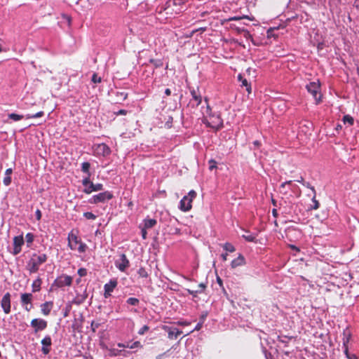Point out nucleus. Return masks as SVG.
Listing matches in <instances>:
<instances>
[{
  "instance_id": "f257e3e1",
  "label": "nucleus",
  "mask_w": 359,
  "mask_h": 359,
  "mask_svg": "<svg viewBox=\"0 0 359 359\" xmlns=\"http://www.w3.org/2000/svg\"><path fill=\"white\" fill-rule=\"evenodd\" d=\"M47 260V256L45 254H34L27 264V269L34 273L38 271L39 266Z\"/></svg>"
},
{
  "instance_id": "f03ea898",
  "label": "nucleus",
  "mask_w": 359,
  "mask_h": 359,
  "mask_svg": "<svg viewBox=\"0 0 359 359\" xmlns=\"http://www.w3.org/2000/svg\"><path fill=\"white\" fill-rule=\"evenodd\" d=\"M203 114H206L209 116V120L204 121V123L207 126L217 130L223 127V120L221 118L219 114H212V111L209 105H207L205 112Z\"/></svg>"
},
{
  "instance_id": "7ed1b4c3",
  "label": "nucleus",
  "mask_w": 359,
  "mask_h": 359,
  "mask_svg": "<svg viewBox=\"0 0 359 359\" xmlns=\"http://www.w3.org/2000/svg\"><path fill=\"white\" fill-rule=\"evenodd\" d=\"M68 245L71 250H78L81 253L84 252L86 250L87 245L86 243H82L81 239L72 231L68 234Z\"/></svg>"
},
{
  "instance_id": "20e7f679",
  "label": "nucleus",
  "mask_w": 359,
  "mask_h": 359,
  "mask_svg": "<svg viewBox=\"0 0 359 359\" xmlns=\"http://www.w3.org/2000/svg\"><path fill=\"white\" fill-rule=\"evenodd\" d=\"M196 196V193L194 190H191L187 196H184L180 202V209L182 211L187 212L191 209V203Z\"/></svg>"
},
{
  "instance_id": "39448f33",
  "label": "nucleus",
  "mask_w": 359,
  "mask_h": 359,
  "mask_svg": "<svg viewBox=\"0 0 359 359\" xmlns=\"http://www.w3.org/2000/svg\"><path fill=\"white\" fill-rule=\"evenodd\" d=\"M113 197V194L111 191H107L93 196L88 200V202L91 204L104 203L106 201L111 200Z\"/></svg>"
},
{
  "instance_id": "423d86ee",
  "label": "nucleus",
  "mask_w": 359,
  "mask_h": 359,
  "mask_svg": "<svg viewBox=\"0 0 359 359\" xmlns=\"http://www.w3.org/2000/svg\"><path fill=\"white\" fill-rule=\"evenodd\" d=\"M32 300L33 295L32 293H22L20 294L21 305L27 311H29L33 309Z\"/></svg>"
},
{
  "instance_id": "0eeeda50",
  "label": "nucleus",
  "mask_w": 359,
  "mask_h": 359,
  "mask_svg": "<svg viewBox=\"0 0 359 359\" xmlns=\"http://www.w3.org/2000/svg\"><path fill=\"white\" fill-rule=\"evenodd\" d=\"M307 90L313 96L314 99L318 102L320 100V94L319 92L320 84L318 82H311L306 85Z\"/></svg>"
},
{
  "instance_id": "6e6552de",
  "label": "nucleus",
  "mask_w": 359,
  "mask_h": 359,
  "mask_svg": "<svg viewBox=\"0 0 359 359\" xmlns=\"http://www.w3.org/2000/svg\"><path fill=\"white\" fill-rule=\"evenodd\" d=\"M47 325V321L42 318H34L31 321V326L34 328L35 333L45 330Z\"/></svg>"
},
{
  "instance_id": "1a4fd4ad",
  "label": "nucleus",
  "mask_w": 359,
  "mask_h": 359,
  "mask_svg": "<svg viewBox=\"0 0 359 359\" xmlns=\"http://www.w3.org/2000/svg\"><path fill=\"white\" fill-rule=\"evenodd\" d=\"M116 266L122 272H124L130 265L129 260L125 254H121L120 258L115 262Z\"/></svg>"
},
{
  "instance_id": "9d476101",
  "label": "nucleus",
  "mask_w": 359,
  "mask_h": 359,
  "mask_svg": "<svg viewBox=\"0 0 359 359\" xmlns=\"http://www.w3.org/2000/svg\"><path fill=\"white\" fill-rule=\"evenodd\" d=\"M93 149L95 153L98 156H106L111 153L110 148L104 143L95 144Z\"/></svg>"
},
{
  "instance_id": "9b49d317",
  "label": "nucleus",
  "mask_w": 359,
  "mask_h": 359,
  "mask_svg": "<svg viewBox=\"0 0 359 359\" xmlns=\"http://www.w3.org/2000/svg\"><path fill=\"white\" fill-rule=\"evenodd\" d=\"M1 306L6 314L11 312V294L6 292L2 297L1 301Z\"/></svg>"
},
{
  "instance_id": "f8f14e48",
  "label": "nucleus",
  "mask_w": 359,
  "mask_h": 359,
  "mask_svg": "<svg viewBox=\"0 0 359 359\" xmlns=\"http://www.w3.org/2000/svg\"><path fill=\"white\" fill-rule=\"evenodd\" d=\"M72 283V278L67 275H64L55 280V284L58 287L64 286H70Z\"/></svg>"
},
{
  "instance_id": "ddd939ff",
  "label": "nucleus",
  "mask_w": 359,
  "mask_h": 359,
  "mask_svg": "<svg viewBox=\"0 0 359 359\" xmlns=\"http://www.w3.org/2000/svg\"><path fill=\"white\" fill-rule=\"evenodd\" d=\"M162 328L163 330L168 332V337L170 339H177L182 332L177 328L171 327L167 325H163Z\"/></svg>"
},
{
  "instance_id": "4468645a",
  "label": "nucleus",
  "mask_w": 359,
  "mask_h": 359,
  "mask_svg": "<svg viewBox=\"0 0 359 359\" xmlns=\"http://www.w3.org/2000/svg\"><path fill=\"white\" fill-rule=\"evenodd\" d=\"M42 344L41 352L44 355H47L50 351V346L52 344V339L49 335H46L41 341Z\"/></svg>"
},
{
  "instance_id": "2eb2a0df",
  "label": "nucleus",
  "mask_w": 359,
  "mask_h": 359,
  "mask_svg": "<svg viewBox=\"0 0 359 359\" xmlns=\"http://www.w3.org/2000/svg\"><path fill=\"white\" fill-rule=\"evenodd\" d=\"M24 244L22 236H15L13 238V255H16L21 252V248Z\"/></svg>"
},
{
  "instance_id": "dca6fc26",
  "label": "nucleus",
  "mask_w": 359,
  "mask_h": 359,
  "mask_svg": "<svg viewBox=\"0 0 359 359\" xmlns=\"http://www.w3.org/2000/svg\"><path fill=\"white\" fill-rule=\"evenodd\" d=\"M103 189V185L100 183L98 184H93V182L90 183V186L88 187H86L83 190L84 193L87 194H91L93 191H98Z\"/></svg>"
},
{
  "instance_id": "f3484780",
  "label": "nucleus",
  "mask_w": 359,
  "mask_h": 359,
  "mask_svg": "<svg viewBox=\"0 0 359 359\" xmlns=\"http://www.w3.org/2000/svg\"><path fill=\"white\" fill-rule=\"evenodd\" d=\"M350 339H351V333L347 330H344L343 332V337H342L344 354H347V353H348V344L350 341Z\"/></svg>"
},
{
  "instance_id": "a211bd4d",
  "label": "nucleus",
  "mask_w": 359,
  "mask_h": 359,
  "mask_svg": "<svg viewBox=\"0 0 359 359\" xmlns=\"http://www.w3.org/2000/svg\"><path fill=\"white\" fill-rule=\"evenodd\" d=\"M88 297V294L86 290L82 292V293H77L76 297H74L73 302L76 305H80L85 302L86 298Z\"/></svg>"
},
{
  "instance_id": "6ab92c4d",
  "label": "nucleus",
  "mask_w": 359,
  "mask_h": 359,
  "mask_svg": "<svg viewBox=\"0 0 359 359\" xmlns=\"http://www.w3.org/2000/svg\"><path fill=\"white\" fill-rule=\"evenodd\" d=\"M245 264V257L242 255H239L238 257L234 259L231 263V266L232 269H235L238 266H241Z\"/></svg>"
},
{
  "instance_id": "aec40b11",
  "label": "nucleus",
  "mask_w": 359,
  "mask_h": 359,
  "mask_svg": "<svg viewBox=\"0 0 359 359\" xmlns=\"http://www.w3.org/2000/svg\"><path fill=\"white\" fill-rule=\"evenodd\" d=\"M53 304L52 302H46L45 303L41 305V313L44 316H48L50 314V311L53 308Z\"/></svg>"
},
{
  "instance_id": "412c9836",
  "label": "nucleus",
  "mask_w": 359,
  "mask_h": 359,
  "mask_svg": "<svg viewBox=\"0 0 359 359\" xmlns=\"http://www.w3.org/2000/svg\"><path fill=\"white\" fill-rule=\"evenodd\" d=\"M117 284L118 282L116 279H111L109 283L104 285V290H107L112 292L115 287L117 286Z\"/></svg>"
},
{
  "instance_id": "4be33fe9",
  "label": "nucleus",
  "mask_w": 359,
  "mask_h": 359,
  "mask_svg": "<svg viewBox=\"0 0 359 359\" xmlns=\"http://www.w3.org/2000/svg\"><path fill=\"white\" fill-rule=\"evenodd\" d=\"M192 99L196 102V106H198L202 101L201 95L194 88L190 90Z\"/></svg>"
},
{
  "instance_id": "5701e85b",
  "label": "nucleus",
  "mask_w": 359,
  "mask_h": 359,
  "mask_svg": "<svg viewBox=\"0 0 359 359\" xmlns=\"http://www.w3.org/2000/svg\"><path fill=\"white\" fill-rule=\"evenodd\" d=\"M157 223V221L154 219H145L144 220V229H151L154 227Z\"/></svg>"
},
{
  "instance_id": "b1692460",
  "label": "nucleus",
  "mask_w": 359,
  "mask_h": 359,
  "mask_svg": "<svg viewBox=\"0 0 359 359\" xmlns=\"http://www.w3.org/2000/svg\"><path fill=\"white\" fill-rule=\"evenodd\" d=\"M41 280L40 278H37L32 283V292H36L40 290L41 289Z\"/></svg>"
},
{
  "instance_id": "393cba45",
  "label": "nucleus",
  "mask_w": 359,
  "mask_h": 359,
  "mask_svg": "<svg viewBox=\"0 0 359 359\" xmlns=\"http://www.w3.org/2000/svg\"><path fill=\"white\" fill-rule=\"evenodd\" d=\"M238 80L241 81L242 86L246 87V90L250 93L251 92L250 84L248 83L247 79H243L241 75H238Z\"/></svg>"
},
{
  "instance_id": "a878e982",
  "label": "nucleus",
  "mask_w": 359,
  "mask_h": 359,
  "mask_svg": "<svg viewBox=\"0 0 359 359\" xmlns=\"http://www.w3.org/2000/svg\"><path fill=\"white\" fill-rule=\"evenodd\" d=\"M90 164L88 163V162H83L82 164H81V171L83 172H85L86 173L88 176L90 175Z\"/></svg>"
},
{
  "instance_id": "bb28decb",
  "label": "nucleus",
  "mask_w": 359,
  "mask_h": 359,
  "mask_svg": "<svg viewBox=\"0 0 359 359\" xmlns=\"http://www.w3.org/2000/svg\"><path fill=\"white\" fill-rule=\"evenodd\" d=\"M311 190L313 194V196L312 198V202L313 203V206L312 209L317 210L319 208V202L316 199V190L314 187H311Z\"/></svg>"
},
{
  "instance_id": "cd10ccee",
  "label": "nucleus",
  "mask_w": 359,
  "mask_h": 359,
  "mask_svg": "<svg viewBox=\"0 0 359 359\" xmlns=\"http://www.w3.org/2000/svg\"><path fill=\"white\" fill-rule=\"evenodd\" d=\"M184 4V0H170L168 2V7L167 8L170 7L171 5L175 6H180L183 5Z\"/></svg>"
},
{
  "instance_id": "c85d7f7f",
  "label": "nucleus",
  "mask_w": 359,
  "mask_h": 359,
  "mask_svg": "<svg viewBox=\"0 0 359 359\" xmlns=\"http://www.w3.org/2000/svg\"><path fill=\"white\" fill-rule=\"evenodd\" d=\"M223 248L227 251V252H233L235 251V248L234 246L229 243H226L223 245Z\"/></svg>"
},
{
  "instance_id": "c756f323",
  "label": "nucleus",
  "mask_w": 359,
  "mask_h": 359,
  "mask_svg": "<svg viewBox=\"0 0 359 359\" xmlns=\"http://www.w3.org/2000/svg\"><path fill=\"white\" fill-rule=\"evenodd\" d=\"M9 118L13 120L14 121H18L23 118L22 115H19L15 113H11L8 114Z\"/></svg>"
},
{
  "instance_id": "7c9ffc66",
  "label": "nucleus",
  "mask_w": 359,
  "mask_h": 359,
  "mask_svg": "<svg viewBox=\"0 0 359 359\" xmlns=\"http://www.w3.org/2000/svg\"><path fill=\"white\" fill-rule=\"evenodd\" d=\"M126 302L127 304L132 306H137L140 303V301L135 297H130L127 299Z\"/></svg>"
},
{
  "instance_id": "2f4dec72",
  "label": "nucleus",
  "mask_w": 359,
  "mask_h": 359,
  "mask_svg": "<svg viewBox=\"0 0 359 359\" xmlns=\"http://www.w3.org/2000/svg\"><path fill=\"white\" fill-rule=\"evenodd\" d=\"M44 114V112L43 111H40L34 114H27L26 115V118H35L43 116Z\"/></svg>"
},
{
  "instance_id": "473e14b6",
  "label": "nucleus",
  "mask_w": 359,
  "mask_h": 359,
  "mask_svg": "<svg viewBox=\"0 0 359 359\" xmlns=\"http://www.w3.org/2000/svg\"><path fill=\"white\" fill-rule=\"evenodd\" d=\"M292 181H291V180L286 181V182L282 183L280 186V191L285 194H287V191L285 190V187H286V185L292 184Z\"/></svg>"
},
{
  "instance_id": "72a5a7b5",
  "label": "nucleus",
  "mask_w": 359,
  "mask_h": 359,
  "mask_svg": "<svg viewBox=\"0 0 359 359\" xmlns=\"http://www.w3.org/2000/svg\"><path fill=\"white\" fill-rule=\"evenodd\" d=\"M137 273L138 275L142 277V278H147L149 274L147 273V271H146V269L143 267H141L138 269L137 271Z\"/></svg>"
},
{
  "instance_id": "f704fd0d",
  "label": "nucleus",
  "mask_w": 359,
  "mask_h": 359,
  "mask_svg": "<svg viewBox=\"0 0 359 359\" xmlns=\"http://www.w3.org/2000/svg\"><path fill=\"white\" fill-rule=\"evenodd\" d=\"M343 121L344 123H348L349 125H353V117H351V116L349 115H345L344 117H343Z\"/></svg>"
},
{
  "instance_id": "c9c22d12",
  "label": "nucleus",
  "mask_w": 359,
  "mask_h": 359,
  "mask_svg": "<svg viewBox=\"0 0 359 359\" xmlns=\"http://www.w3.org/2000/svg\"><path fill=\"white\" fill-rule=\"evenodd\" d=\"M83 217L87 219L94 220L96 219V215L91 212H86L83 213Z\"/></svg>"
},
{
  "instance_id": "e433bc0d",
  "label": "nucleus",
  "mask_w": 359,
  "mask_h": 359,
  "mask_svg": "<svg viewBox=\"0 0 359 359\" xmlns=\"http://www.w3.org/2000/svg\"><path fill=\"white\" fill-rule=\"evenodd\" d=\"M242 237L248 242H255L256 237L252 234L243 235Z\"/></svg>"
},
{
  "instance_id": "4c0bfd02",
  "label": "nucleus",
  "mask_w": 359,
  "mask_h": 359,
  "mask_svg": "<svg viewBox=\"0 0 359 359\" xmlns=\"http://www.w3.org/2000/svg\"><path fill=\"white\" fill-rule=\"evenodd\" d=\"M292 339V337H288L287 336H278V340L279 342L283 344H287L290 340Z\"/></svg>"
},
{
  "instance_id": "58836bf2",
  "label": "nucleus",
  "mask_w": 359,
  "mask_h": 359,
  "mask_svg": "<svg viewBox=\"0 0 359 359\" xmlns=\"http://www.w3.org/2000/svg\"><path fill=\"white\" fill-rule=\"evenodd\" d=\"M26 242L27 243H32L34 241V235L31 233H28L25 236Z\"/></svg>"
},
{
  "instance_id": "ea45409f",
  "label": "nucleus",
  "mask_w": 359,
  "mask_h": 359,
  "mask_svg": "<svg viewBox=\"0 0 359 359\" xmlns=\"http://www.w3.org/2000/svg\"><path fill=\"white\" fill-rule=\"evenodd\" d=\"M91 81L95 83H100L102 79L101 77L98 76L97 74H93L92 76Z\"/></svg>"
},
{
  "instance_id": "a19ab883",
  "label": "nucleus",
  "mask_w": 359,
  "mask_h": 359,
  "mask_svg": "<svg viewBox=\"0 0 359 359\" xmlns=\"http://www.w3.org/2000/svg\"><path fill=\"white\" fill-rule=\"evenodd\" d=\"M208 164H209V170H212L213 169L217 168V162L213 159H210L208 161Z\"/></svg>"
},
{
  "instance_id": "79ce46f5",
  "label": "nucleus",
  "mask_w": 359,
  "mask_h": 359,
  "mask_svg": "<svg viewBox=\"0 0 359 359\" xmlns=\"http://www.w3.org/2000/svg\"><path fill=\"white\" fill-rule=\"evenodd\" d=\"M90 176L88 175L82 180V184L86 187L90 186Z\"/></svg>"
},
{
  "instance_id": "37998d69",
  "label": "nucleus",
  "mask_w": 359,
  "mask_h": 359,
  "mask_svg": "<svg viewBox=\"0 0 359 359\" xmlns=\"http://www.w3.org/2000/svg\"><path fill=\"white\" fill-rule=\"evenodd\" d=\"M80 277H83L87 275V270L85 268H80L77 271Z\"/></svg>"
},
{
  "instance_id": "c03bdc74",
  "label": "nucleus",
  "mask_w": 359,
  "mask_h": 359,
  "mask_svg": "<svg viewBox=\"0 0 359 359\" xmlns=\"http://www.w3.org/2000/svg\"><path fill=\"white\" fill-rule=\"evenodd\" d=\"M149 327L147 325H144L138 331V334L140 335L144 334L146 332L149 330Z\"/></svg>"
},
{
  "instance_id": "a18cd8bd",
  "label": "nucleus",
  "mask_w": 359,
  "mask_h": 359,
  "mask_svg": "<svg viewBox=\"0 0 359 359\" xmlns=\"http://www.w3.org/2000/svg\"><path fill=\"white\" fill-rule=\"evenodd\" d=\"M205 30H206V27H200L198 29H194V30H192V32L191 33V36H193L195 33H196L198 32H200L201 33H203Z\"/></svg>"
},
{
  "instance_id": "49530a36",
  "label": "nucleus",
  "mask_w": 359,
  "mask_h": 359,
  "mask_svg": "<svg viewBox=\"0 0 359 359\" xmlns=\"http://www.w3.org/2000/svg\"><path fill=\"white\" fill-rule=\"evenodd\" d=\"M4 184L6 185V186H8L10 185L11 182V176H5V177L4 178Z\"/></svg>"
},
{
  "instance_id": "de8ad7c7",
  "label": "nucleus",
  "mask_w": 359,
  "mask_h": 359,
  "mask_svg": "<svg viewBox=\"0 0 359 359\" xmlns=\"http://www.w3.org/2000/svg\"><path fill=\"white\" fill-rule=\"evenodd\" d=\"M150 62L153 63L156 67L162 65V62L161 60H151Z\"/></svg>"
},
{
  "instance_id": "09e8293b",
  "label": "nucleus",
  "mask_w": 359,
  "mask_h": 359,
  "mask_svg": "<svg viewBox=\"0 0 359 359\" xmlns=\"http://www.w3.org/2000/svg\"><path fill=\"white\" fill-rule=\"evenodd\" d=\"M203 321H199L197 325H196L195 328L194 329V330H192L191 332H194V331H198L201 329L202 326H203Z\"/></svg>"
},
{
  "instance_id": "8fccbe9b",
  "label": "nucleus",
  "mask_w": 359,
  "mask_h": 359,
  "mask_svg": "<svg viewBox=\"0 0 359 359\" xmlns=\"http://www.w3.org/2000/svg\"><path fill=\"white\" fill-rule=\"evenodd\" d=\"M141 344L140 341H135L134 343H133V344L131 346H129L130 348H137V347H141Z\"/></svg>"
},
{
  "instance_id": "3c124183",
  "label": "nucleus",
  "mask_w": 359,
  "mask_h": 359,
  "mask_svg": "<svg viewBox=\"0 0 359 359\" xmlns=\"http://www.w3.org/2000/svg\"><path fill=\"white\" fill-rule=\"evenodd\" d=\"M35 216L37 220H40L41 219V212L40 210L37 209L35 212Z\"/></svg>"
},
{
  "instance_id": "603ef678",
  "label": "nucleus",
  "mask_w": 359,
  "mask_h": 359,
  "mask_svg": "<svg viewBox=\"0 0 359 359\" xmlns=\"http://www.w3.org/2000/svg\"><path fill=\"white\" fill-rule=\"evenodd\" d=\"M146 229H144V227H143L141 230L142 237L144 240L147 238V232Z\"/></svg>"
},
{
  "instance_id": "864d4df0",
  "label": "nucleus",
  "mask_w": 359,
  "mask_h": 359,
  "mask_svg": "<svg viewBox=\"0 0 359 359\" xmlns=\"http://www.w3.org/2000/svg\"><path fill=\"white\" fill-rule=\"evenodd\" d=\"M176 324H177L178 325H181V326H187V325H190V323L189 322H187V321H177L176 323Z\"/></svg>"
},
{
  "instance_id": "5fc2aeb1",
  "label": "nucleus",
  "mask_w": 359,
  "mask_h": 359,
  "mask_svg": "<svg viewBox=\"0 0 359 359\" xmlns=\"http://www.w3.org/2000/svg\"><path fill=\"white\" fill-rule=\"evenodd\" d=\"M207 316H208V312H206V311L203 312L201 316L200 321H203V323L204 321L205 320V318H207Z\"/></svg>"
},
{
  "instance_id": "6e6d98bb",
  "label": "nucleus",
  "mask_w": 359,
  "mask_h": 359,
  "mask_svg": "<svg viewBox=\"0 0 359 359\" xmlns=\"http://www.w3.org/2000/svg\"><path fill=\"white\" fill-rule=\"evenodd\" d=\"M206 285L204 283H200L198 286V290H201V293L204 291L205 289Z\"/></svg>"
},
{
  "instance_id": "4d7b16f0",
  "label": "nucleus",
  "mask_w": 359,
  "mask_h": 359,
  "mask_svg": "<svg viewBox=\"0 0 359 359\" xmlns=\"http://www.w3.org/2000/svg\"><path fill=\"white\" fill-rule=\"evenodd\" d=\"M201 290H193L192 292H191V295L194 297H196L198 296V294H201Z\"/></svg>"
},
{
  "instance_id": "13d9d810",
  "label": "nucleus",
  "mask_w": 359,
  "mask_h": 359,
  "mask_svg": "<svg viewBox=\"0 0 359 359\" xmlns=\"http://www.w3.org/2000/svg\"><path fill=\"white\" fill-rule=\"evenodd\" d=\"M345 355L348 359H356L357 358L355 355H354V354L350 355L348 352L347 353V354H345Z\"/></svg>"
},
{
  "instance_id": "bf43d9fd",
  "label": "nucleus",
  "mask_w": 359,
  "mask_h": 359,
  "mask_svg": "<svg viewBox=\"0 0 359 359\" xmlns=\"http://www.w3.org/2000/svg\"><path fill=\"white\" fill-rule=\"evenodd\" d=\"M13 172V170L12 168H8L6 169V172H5V175L6 176H10Z\"/></svg>"
},
{
  "instance_id": "052dcab7",
  "label": "nucleus",
  "mask_w": 359,
  "mask_h": 359,
  "mask_svg": "<svg viewBox=\"0 0 359 359\" xmlns=\"http://www.w3.org/2000/svg\"><path fill=\"white\" fill-rule=\"evenodd\" d=\"M111 292L107 291V290H104V297L105 298H108V297H111Z\"/></svg>"
},
{
  "instance_id": "680f3d73",
  "label": "nucleus",
  "mask_w": 359,
  "mask_h": 359,
  "mask_svg": "<svg viewBox=\"0 0 359 359\" xmlns=\"http://www.w3.org/2000/svg\"><path fill=\"white\" fill-rule=\"evenodd\" d=\"M126 114L127 111L124 109H121L116 113L117 115H126Z\"/></svg>"
},
{
  "instance_id": "e2e57ef3",
  "label": "nucleus",
  "mask_w": 359,
  "mask_h": 359,
  "mask_svg": "<svg viewBox=\"0 0 359 359\" xmlns=\"http://www.w3.org/2000/svg\"><path fill=\"white\" fill-rule=\"evenodd\" d=\"M245 18V17H236V16H235V17L231 18L229 19V20H234V21H237V20H241V19H242V18Z\"/></svg>"
},
{
  "instance_id": "0e129e2a",
  "label": "nucleus",
  "mask_w": 359,
  "mask_h": 359,
  "mask_svg": "<svg viewBox=\"0 0 359 359\" xmlns=\"http://www.w3.org/2000/svg\"><path fill=\"white\" fill-rule=\"evenodd\" d=\"M81 359H93V357L90 355H83L81 357Z\"/></svg>"
},
{
  "instance_id": "69168bd1",
  "label": "nucleus",
  "mask_w": 359,
  "mask_h": 359,
  "mask_svg": "<svg viewBox=\"0 0 359 359\" xmlns=\"http://www.w3.org/2000/svg\"><path fill=\"white\" fill-rule=\"evenodd\" d=\"M165 355V353H161V354H159L156 357V359H163V356Z\"/></svg>"
},
{
  "instance_id": "338daca9",
  "label": "nucleus",
  "mask_w": 359,
  "mask_h": 359,
  "mask_svg": "<svg viewBox=\"0 0 359 359\" xmlns=\"http://www.w3.org/2000/svg\"><path fill=\"white\" fill-rule=\"evenodd\" d=\"M165 94L168 96L171 94V90L169 88H166L165 90Z\"/></svg>"
},
{
  "instance_id": "774afa93",
  "label": "nucleus",
  "mask_w": 359,
  "mask_h": 359,
  "mask_svg": "<svg viewBox=\"0 0 359 359\" xmlns=\"http://www.w3.org/2000/svg\"><path fill=\"white\" fill-rule=\"evenodd\" d=\"M272 214L273 215L276 217L278 216V212H277V210L276 209H273L272 210Z\"/></svg>"
}]
</instances>
